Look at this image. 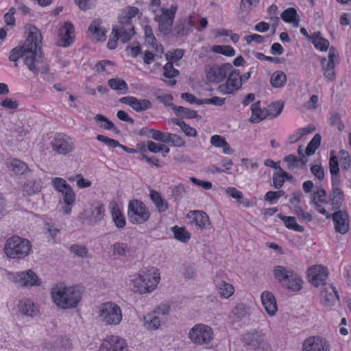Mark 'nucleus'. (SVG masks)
Wrapping results in <instances>:
<instances>
[{
	"label": "nucleus",
	"mask_w": 351,
	"mask_h": 351,
	"mask_svg": "<svg viewBox=\"0 0 351 351\" xmlns=\"http://www.w3.org/2000/svg\"><path fill=\"white\" fill-rule=\"evenodd\" d=\"M26 56L24 64L35 76L38 73H47L49 66L42 51V35L36 27L30 28L28 36L25 40Z\"/></svg>",
	"instance_id": "1"
},
{
	"label": "nucleus",
	"mask_w": 351,
	"mask_h": 351,
	"mask_svg": "<svg viewBox=\"0 0 351 351\" xmlns=\"http://www.w3.org/2000/svg\"><path fill=\"white\" fill-rule=\"evenodd\" d=\"M51 294L56 305L64 310L76 308L82 297V293L78 287H66L62 282L53 287Z\"/></svg>",
	"instance_id": "2"
},
{
	"label": "nucleus",
	"mask_w": 351,
	"mask_h": 351,
	"mask_svg": "<svg viewBox=\"0 0 351 351\" xmlns=\"http://www.w3.org/2000/svg\"><path fill=\"white\" fill-rule=\"evenodd\" d=\"M97 317L106 325L117 326L122 321V310L116 303L106 302L98 306Z\"/></svg>",
	"instance_id": "3"
},
{
	"label": "nucleus",
	"mask_w": 351,
	"mask_h": 351,
	"mask_svg": "<svg viewBox=\"0 0 351 351\" xmlns=\"http://www.w3.org/2000/svg\"><path fill=\"white\" fill-rule=\"evenodd\" d=\"M31 247L27 239L14 236L7 240L4 251L11 258H23L29 254Z\"/></svg>",
	"instance_id": "4"
},
{
	"label": "nucleus",
	"mask_w": 351,
	"mask_h": 351,
	"mask_svg": "<svg viewBox=\"0 0 351 351\" xmlns=\"http://www.w3.org/2000/svg\"><path fill=\"white\" fill-rule=\"evenodd\" d=\"M178 10L176 4H172L168 9L162 8L161 13H158L157 10H154V20L158 23V29L164 36L169 35L172 31L176 13Z\"/></svg>",
	"instance_id": "5"
},
{
	"label": "nucleus",
	"mask_w": 351,
	"mask_h": 351,
	"mask_svg": "<svg viewBox=\"0 0 351 351\" xmlns=\"http://www.w3.org/2000/svg\"><path fill=\"white\" fill-rule=\"evenodd\" d=\"M189 338L196 346H207L213 340L214 332L210 326L197 324L189 330Z\"/></svg>",
	"instance_id": "6"
},
{
	"label": "nucleus",
	"mask_w": 351,
	"mask_h": 351,
	"mask_svg": "<svg viewBox=\"0 0 351 351\" xmlns=\"http://www.w3.org/2000/svg\"><path fill=\"white\" fill-rule=\"evenodd\" d=\"M243 341L247 350L257 351H271L270 345L265 341V335L257 331L245 333L243 337Z\"/></svg>",
	"instance_id": "7"
},
{
	"label": "nucleus",
	"mask_w": 351,
	"mask_h": 351,
	"mask_svg": "<svg viewBox=\"0 0 351 351\" xmlns=\"http://www.w3.org/2000/svg\"><path fill=\"white\" fill-rule=\"evenodd\" d=\"M128 217L132 223H142L149 218V213L140 200H131L128 205Z\"/></svg>",
	"instance_id": "8"
},
{
	"label": "nucleus",
	"mask_w": 351,
	"mask_h": 351,
	"mask_svg": "<svg viewBox=\"0 0 351 351\" xmlns=\"http://www.w3.org/2000/svg\"><path fill=\"white\" fill-rule=\"evenodd\" d=\"M52 150L60 155H67L75 149L72 138L66 135L58 134L51 141Z\"/></svg>",
	"instance_id": "9"
},
{
	"label": "nucleus",
	"mask_w": 351,
	"mask_h": 351,
	"mask_svg": "<svg viewBox=\"0 0 351 351\" xmlns=\"http://www.w3.org/2000/svg\"><path fill=\"white\" fill-rule=\"evenodd\" d=\"M134 34V29H125L122 26H114L112 30V37L110 38L107 44L108 48L110 50L116 49L119 40L123 43H126Z\"/></svg>",
	"instance_id": "10"
},
{
	"label": "nucleus",
	"mask_w": 351,
	"mask_h": 351,
	"mask_svg": "<svg viewBox=\"0 0 351 351\" xmlns=\"http://www.w3.org/2000/svg\"><path fill=\"white\" fill-rule=\"evenodd\" d=\"M338 302L339 295L337 289L332 285L325 287L320 293V303L327 311H330Z\"/></svg>",
	"instance_id": "11"
},
{
	"label": "nucleus",
	"mask_w": 351,
	"mask_h": 351,
	"mask_svg": "<svg viewBox=\"0 0 351 351\" xmlns=\"http://www.w3.org/2000/svg\"><path fill=\"white\" fill-rule=\"evenodd\" d=\"M229 72L230 73L226 84L220 85L218 88L219 92L224 94H232L242 86L241 75L239 70L232 69Z\"/></svg>",
	"instance_id": "12"
},
{
	"label": "nucleus",
	"mask_w": 351,
	"mask_h": 351,
	"mask_svg": "<svg viewBox=\"0 0 351 351\" xmlns=\"http://www.w3.org/2000/svg\"><path fill=\"white\" fill-rule=\"evenodd\" d=\"M232 69V65L226 63L221 66L213 65L206 70L207 80L212 83H219L227 76V73Z\"/></svg>",
	"instance_id": "13"
},
{
	"label": "nucleus",
	"mask_w": 351,
	"mask_h": 351,
	"mask_svg": "<svg viewBox=\"0 0 351 351\" xmlns=\"http://www.w3.org/2000/svg\"><path fill=\"white\" fill-rule=\"evenodd\" d=\"M329 342L319 336H311L302 343V351H330Z\"/></svg>",
	"instance_id": "14"
},
{
	"label": "nucleus",
	"mask_w": 351,
	"mask_h": 351,
	"mask_svg": "<svg viewBox=\"0 0 351 351\" xmlns=\"http://www.w3.org/2000/svg\"><path fill=\"white\" fill-rule=\"evenodd\" d=\"M99 351H128L126 341L115 335L108 336L99 347Z\"/></svg>",
	"instance_id": "15"
},
{
	"label": "nucleus",
	"mask_w": 351,
	"mask_h": 351,
	"mask_svg": "<svg viewBox=\"0 0 351 351\" xmlns=\"http://www.w3.org/2000/svg\"><path fill=\"white\" fill-rule=\"evenodd\" d=\"M308 275L310 282L314 287H317L320 285L326 284L328 272L326 268L322 266L315 265L308 269Z\"/></svg>",
	"instance_id": "16"
},
{
	"label": "nucleus",
	"mask_w": 351,
	"mask_h": 351,
	"mask_svg": "<svg viewBox=\"0 0 351 351\" xmlns=\"http://www.w3.org/2000/svg\"><path fill=\"white\" fill-rule=\"evenodd\" d=\"M16 282L22 287L40 286L41 282L32 270L17 273L14 276Z\"/></svg>",
	"instance_id": "17"
},
{
	"label": "nucleus",
	"mask_w": 351,
	"mask_h": 351,
	"mask_svg": "<svg viewBox=\"0 0 351 351\" xmlns=\"http://www.w3.org/2000/svg\"><path fill=\"white\" fill-rule=\"evenodd\" d=\"M193 25L191 17L180 19L172 28V34L177 38L184 37L192 31Z\"/></svg>",
	"instance_id": "18"
},
{
	"label": "nucleus",
	"mask_w": 351,
	"mask_h": 351,
	"mask_svg": "<svg viewBox=\"0 0 351 351\" xmlns=\"http://www.w3.org/2000/svg\"><path fill=\"white\" fill-rule=\"evenodd\" d=\"M143 270V280H144L145 292L153 291L159 283L160 274L155 268L150 269H144Z\"/></svg>",
	"instance_id": "19"
},
{
	"label": "nucleus",
	"mask_w": 351,
	"mask_h": 351,
	"mask_svg": "<svg viewBox=\"0 0 351 351\" xmlns=\"http://www.w3.org/2000/svg\"><path fill=\"white\" fill-rule=\"evenodd\" d=\"M122 104L131 106L136 112L145 111L152 108V103L148 99H138L135 97L127 96L119 99Z\"/></svg>",
	"instance_id": "20"
},
{
	"label": "nucleus",
	"mask_w": 351,
	"mask_h": 351,
	"mask_svg": "<svg viewBox=\"0 0 351 351\" xmlns=\"http://www.w3.org/2000/svg\"><path fill=\"white\" fill-rule=\"evenodd\" d=\"M336 232L340 234H346L349 230V221L348 214L342 210H337L332 215Z\"/></svg>",
	"instance_id": "21"
},
{
	"label": "nucleus",
	"mask_w": 351,
	"mask_h": 351,
	"mask_svg": "<svg viewBox=\"0 0 351 351\" xmlns=\"http://www.w3.org/2000/svg\"><path fill=\"white\" fill-rule=\"evenodd\" d=\"M74 32V26L69 22L66 21L64 26L60 29L59 36L60 37L59 45L66 47L71 45L73 42L74 38L71 34Z\"/></svg>",
	"instance_id": "22"
},
{
	"label": "nucleus",
	"mask_w": 351,
	"mask_h": 351,
	"mask_svg": "<svg viewBox=\"0 0 351 351\" xmlns=\"http://www.w3.org/2000/svg\"><path fill=\"white\" fill-rule=\"evenodd\" d=\"M261 298L266 312L270 316L274 315L277 311L276 300L274 295L269 291H264L262 293Z\"/></svg>",
	"instance_id": "23"
},
{
	"label": "nucleus",
	"mask_w": 351,
	"mask_h": 351,
	"mask_svg": "<svg viewBox=\"0 0 351 351\" xmlns=\"http://www.w3.org/2000/svg\"><path fill=\"white\" fill-rule=\"evenodd\" d=\"M63 195V200L64 205L62 206V211L64 215H69L71 213L72 207L75 201V194L71 187V186H68L62 191H60Z\"/></svg>",
	"instance_id": "24"
},
{
	"label": "nucleus",
	"mask_w": 351,
	"mask_h": 351,
	"mask_svg": "<svg viewBox=\"0 0 351 351\" xmlns=\"http://www.w3.org/2000/svg\"><path fill=\"white\" fill-rule=\"evenodd\" d=\"M194 215L193 222L202 229L209 230L212 228L208 215L202 210H193L191 212Z\"/></svg>",
	"instance_id": "25"
},
{
	"label": "nucleus",
	"mask_w": 351,
	"mask_h": 351,
	"mask_svg": "<svg viewBox=\"0 0 351 351\" xmlns=\"http://www.w3.org/2000/svg\"><path fill=\"white\" fill-rule=\"evenodd\" d=\"M19 308L21 313L29 317H34L38 313V309L30 300L25 299L19 302Z\"/></svg>",
	"instance_id": "26"
},
{
	"label": "nucleus",
	"mask_w": 351,
	"mask_h": 351,
	"mask_svg": "<svg viewBox=\"0 0 351 351\" xmlns=\"http://www.w3.org/2000/svg\"><path fill=\"white\" fill-rule=\"evenodd\" d=\"M101 23V21L96 19L91 22L88 27V31L93 34L97 42L103 41L106 38V30L100 27Z\"/></svg>",
	"instance_id": "27"
},
{
	"label": "nucleus",
	"mask_w": 351,
	"mask_h": 351,
	"mask_svg": "<svg viewBox=\"0 0 351 351\" xmlns=\"http://www.w3.org/2000/svg\"><path fill=\"white\" fill-rule=\"evenodd\" d=\"M329 200L332 209L339 210L344 200V193L341 189H332L329 195Z\"/></svg>",
	"instance_id": "28"
},
{
	"label": "nucleus",
	"mask_w": 351,
	"mask_h": 351,
	"mask_svg": "<svg viewBox=\"0 0 351 351\" xmlns=\"http://www.w3.org/2000/svg\"><path fill=\"white\" fill-rule=\"evenodd\" d=\"M104 213V206L103 205H99L92 208L90 212L85 210L84 214L90 223H95L99 221L103 218Z\"/></svg>",
	"instance_id": "29"
},
{
	"label": "nucleus",
	"mask_w": 351,
	"mask_h": 351,
	"mask_svg": "<svg viewBox=\"0 0 351 351\" xmlns=\"http://www.w3.org/2000/svg\"><path fill=\"white\" fill-rule=\"evenodd\" d=\"M149 197L159 213H163L169 208L167 202L162 197L158 191L151 190Z\"/></svg>",
	"instance_id": "30"
},
{
	"label": "nucleus",
	"mask_w": 351,
	"mask_h": 351,
	"mask_svg": "<svg viewBox=\"0 0 351 351\" xmlns=\"http://www.w3.org/2000/svg\"><path fill=\"white\" fill-rule=\"evenodd\" d=\"M277 216L284 222L285 226L287 228L298 232H303L304 231V228L297 223L295 217L284 216L280 213L278 214Z\"/></svg>",
	"instance_id": "31"
},
{
	"label": "nucleus",
	"mask_w": 351,
	"mask_h": 351,
	"mask_svg": "<svg viewBox=\"0 0 351 351\" xmlns=\"http://www.w3.org/2000/svg\"><path fill=\"white\" fill-rule=\"evenodd\" d=\"M293 271L287 269L280 265L275 266L274 268V278L280 282H285L293 276Z\"/></svg>",
	"instance_id": "32"
},
{
	"label": "nucleus",
	"mask_w": 351,
	"mask_h": 351,
	"mask_svg": "<svg viewBox=\"0 0 351 351\" xmlns=\"http://www.w3.org/2000/svg\"><path fill=\"white\" fill-rule=\"evenodd\" d=\"M145 37L146 42L152 46L156 51L163 53V47L161 45H158L156 39L153 34L152 29L150 25H145L144 27Z\"/></svg>",
	"instance_id": "33"
},
{
	"label": "nucleus",
	"mask_w": 351,
	"mask_h": 351,
	"mask_svg": "<svg viewBox=\"0 0 351 351\" xmlns=\"http://www.w3.org/2000/svg\"><path fill=\"white\" fill-rule=\"evenodd\" d=\"M41 188L40 180H27L23 186V193L24 195H32L38 193Z\"/></svg>",
	"instance_id": "34"
},
{
	"label": "nucleus",
	"mask_w": 351,
	"mask_h": 351,
	"mask_svg": "<svg viewBox=\"0 0 351 351\" xmlns=\"http://www.w3.org/2000/svg\"><path fill=\"white\" fill-rule=\"evenodd\" d=\"M297 10L293 8H289L281 13L282 19L288 23H292L294 27L299 25Z\"/></svg>",
	"instance_id": "35"
},
{
	"label": "nucleus",
	"mask_w": 351,
	"mask_h": 351,
	"mask_svg": "<svg viewBox=\"0 0 351 351\" xmlns=\"http://www.w3.org/2000/svg\"><path fill=\"white\" fill-rule=\"evenodd\" d=\"M112 256L125 257L130 252V246L123 242H116L110 246Z\"/></svg>",
	"instance_id": "36"
},
{
	"label": "nucleus",
	"mask_w": 351,
	"mask_h": 351,
	"mask_svg": "<svg viewBox=\"0 0 351 351\" xmlns=\"http://www.w3.org/2000/svg\"><path fill=\"white\" fill-rule=\"evenodd\" d=\"M321 64L322 66V70L324 71L325 77L327 78V80L330 82L335 80V62L327 61V59L326 58H322L321 59Z\"/></svg>",
	"instance_id": "37"
},
{
	"label": "nucleus",
	"mask_w": 351,
	"mask_h": 351,
	"mask_svg": "<svg viewBox=\"0 0 351 351\" xmlns=\"http://www.w3.org/2000/svg\"><path fill=\"white\" fill-rule=\"evenodd\" d=\"M311 39L315 48L321 51H326L329 47V41L321 36L319 32H315L311 36Z\"/></svg>",
	"instance_id": "38"
},
{
	"label": "nucleus",
	"mask_w": 351,
	"mask_h": 351,
	"mask_svg": "<svg viewBox=\"0 0 351 351\" xmlns=\"http://www.w3.org/2000/svg\"><path fill=\"white\" fill-rule=\"evenodd\" d=\"M95 119L101 128L104 130H111L117 134L119 133V131L117 130L114 124L104 115L98 114L95 117Z\"/></svg>",
	"instance_id": "39"
},
{
	"label": "nucleus",
	"mask_w": 351,
	"mask_h": 351,
	"mask_svg": "<svg viewBox=\"0 0 351 351\" xmlns=\"http://www.w3.org/2000/svg\"><path fill=\"white\" fill-rule=\"evenodd\" d=\"M161 321L158 316L154 312L144 317V326L148 330L158 329L160 326Z\"/></svg>",
	"instance_id": "40"
},
{
	"label": "nucleus",
	"mask_w": 351,
	"mask_h": 351,
	"mask_svg": "<svg viewBox=\"0 0 351 351\" xmlns=\"http://www.w3.org/2000/svg\"><path fill=\"white\" fill-rule=\"evenodd\" d=\"M287 82V76L284 72L277 71L273 73L270 78V84L274 88H281Z\"/></svg>",
	"instance_id": "41"
},
{
	"label": "nucleus",
	"mask_w": 351,
	"mask_h": 351,
	"mask_svg": "<svg viewBox=\"0 0 351 351\" xmlns=\"http://www.w3.org/2000/svg\"><path fill=\"white\" fill-rule=\"evenodd\" d=\"M232 313L234 321H241L250 315V308L244 304H239L232 309Z\"/></svg>",
	"instance_id": "42"
},
{
	"label": "nucleus",
	"mask_w": 351,
	"mask_h": 351,
	"mask_svg": "<svg viewBox=\"0 0 351 351\" xmlns=\"http://www.w3.org/2000/svg\"><path fill=\"white\" fill-rule=\"evenodd\" d=\"M108 86L114 90L121 91L123 93H127L128 86L127 83L121 78H112L108 81Z\"/></svg>",
	"instance_id": "43"
},
{
	"label": "nucleus",
	"mask_w": 351,
	"mask_h": 351,
	"mask_svg": "<svg viewBox=\"0 0 351 351\" xmlns=\"http://www.w3.org/2000/svg\"><path fill=\"white\" fill-rule=\"evenodd\" d=\"M252 116L250 121L252 123H259L265 118V114L260 107V101H258L251 106Z\"/></svg>",
	"instance_id": "44"
},
{
	"label": "nucleus",
	"mask_w": 351,
	"mask_h": 351,
	"mask_svg": "<svg viewBox=\"0 0 351 351\" xmlns=\"http://www.w3.org/2000/svg\"><path fill=\"white\" fill-rule=\"evenodd\" d=\"M172 110L175 112L177 116L182 117L186 119L196 118L198 114L195 110H191L183 106H173Z\"/></svg>",
	"instance_id": "45"
},
{
	"label": "nucleus",
	"mask_w": 351,
	"mask_h": 351,
	"mask_svg": "<svg viewBox=\"0 0 351 351\" xmlns=\"http://www.w3.org/2000/svg\"><path fill=\"white\" fill-rule=\"evenodd\" d=\"M171 122L180 128L182 131L188 136L195 137L197 136V131L181 119L173 118Z\"/></svg>",
	"instance_id": "46"
},
{
	"label": "nucleus",
	"mask_w": 351,
	"mask_h": 351,
	"mask_svg": "<svg viewBox=\"0 0 351 351\" xmlns=\"http://www.w3.org/2000/svg\"><path fill=\"white\" fill-rule=\"evenodd\" d=\"M217 289L221 297L228 298L234 293V287L232 285L221 281L217 285Z\"/></svg>",
	"instance_id": "47"
},
{
	"label": "nucleus",
	"mask_w": 351,
	"mask_h": 351,
	"mask_svg": "<svg viewBox=\"0 0 351 351\" xmlns=\"http://www.w3.org/2000/svg\"><path fill=\"white\" fill-rule=\"evenodd\" d=\"M322 136L319 134H316L314 135L311 141L308 143L306 148V155L311 156L314 154L317 150V149L319 147L321 144Z\"/></svg>",
	"instance_id": "48"
},
{
	"label": "nucleus",
	"mask_w": 351,
	"mask_h": 351,
	"mask_svg": "<svg viewBox=\"0 0 351 351\" xmlns=\"http://www.w3.org/2000/svg\"><path fill=\"white\" fill-rule=\"evenodd\" d=\"M302 283L301 278L293 272V276L285 282V285L291 291H300L302 289Z\"/></svg>",
	"instance_id": "49"
},
{
	"label": "nucleus",
	"mask_w": 351,
	"mask_h": 351,
	"mask_svg": "<svg viewBox=\"0 0 351 351\" xmlns=\"http://www.w3.org/2000/svg\"><path fill=\"white\" fill-rule=\"evenodd\" d=\"M25 42L23 46H18L12 49L9 56V60L12 62H16L20 58H25L26 56Z\"/></svg>",
	"instance_id": "50"
},
{
	"label": "nucleus",
	"mask_w": 351,
	"mask_h": 351,
	"mask_svg": "<svg viewBox=\"0 0 351 351\" xmlns=\"http://www.w3.org/2000/svg\"><path fill=\"white\" fill-rule=\"evenodd\" d=\"M113 221L118 228H123L125 226L124 215L120 210L116 206L112 207L111 210Z\"/></svg>",
	"instance_id": "51"
},
{
	"label": "nucleus",
	"mask_w": 351,
	"mask_h": 351,
	"mask_svg": "<svg viewBox=\"0 0 351 351\" xmlns=\"http://www.w3.org/2000/svg\"><path fill=\"white\" fill-rule=\"evenodd\" d=\"M327 194L326 190L322 189L315 192L313 195V198L311 200V204H313L315 207H321L319 203L322 204H327L328 201L326 199Z\"/></svg>",
	"instance_id": "52"
},
{
	"label": "nucleus",
	"mask_w": 351,
	"mask_h": 351,
	"mask_svg": "<svg viewBox=\"0 0 351 351\" xmlns=\"http://www.w3.org/2000/svg\"><path fill=\"white\" fill-rule=\"evenodd\" d=\"M172 232H173L174 237L183 242L186 243L190 239V234L187 232L184 228H180L178 226H173L171 228Z\"/></svg>",
	"instance_id": "53"
},
{
	"label": "nucleus",
	"mask_w": 351,
	"mask_h": 351,
	"mask_svg": "<svg viewBox=\"0 0 351 351\" xmlns=\"http://www.w3.org/2000/svg\"><path fill=\"white\" fill-rule=\"evenodd\" d=\"M212 51L216 53H220L226 56H233L235 54L234 49L230 45H213Z\"/></svg>",
	"instance_id": "54"
},
{
	"label": "nucleus",
	"mask_w": 351,
	"mask_h": 351,
	"mask_svg": "<svg viewBox=\"0 0 351 351\" xmlns=\"http://www.w3.org/2000/svg\"><path fill=\"white\" fill-rule=\"evenodd\" d=\"M163 75L167 78H173L179 75V71L174 68L172 62H167L163 66Z\"/></svg>",
	"instance_id": "55"
},
{
	"label": "nucleus",
	"mask_w": 351,
	"mask_h": 351,
	"mask_svg": "<svg viewBox=\"0 0 351 351\" xmlns=\"http://www.w3.org/2000/svg\"><path fill=\"white\" fill-rule=\"evenodd\" d=\"M12 170L16 174H23L27 170V165L17 159H13L10 163Z\"/></svg>",
	"instance_id": "56"
},
{
	"label": "nucleus",
	"mask_w": 351,
	"mask_h": 351,
	"mask_svg": "<svg viewBox=\"0 0 351 351\" xmlns=\"http://www.w3.org/2000/svg\"><path fill=\"white\" fill-rule=\"evenodd\" d=\"M284 161L287 164V169L293 171L295 169H300L299 164V158L294 154H289L285 157Z\"/></svg>",
	"instance_id": "57"
},
{
	"label": "nucleus",
	"mask_w": 351,
	"mask_h": 351,
	"mask_svg": "<svg viewBox=\"0 0 351 351\" xmlns=\"http://www.w3.org/2000/svg\"><path fill=\"white\" fill-rule=\"evenodd\" d=\"M70 251L75 256L80 258H86L88 254V249L82 245L74 244L70 247Z\"/></svg>",
	"instance_id": "58"
},
{
	"label": "nucleus",
	"mask_w": 351,
	"mask_h": 351,
	"mask_svg": "<svg viewBox=\"0 0 351 351\" xmlns=\"http://www.w3.org/2000/svg\"><path fill=\"white\" fill-rule=\"evenodd\" d=\"M152 132V135L151 137L157 141H160L164 143H169V140L168 139L169 136H170V133L168 132H162L160 130H154Z\"/></svg>",
	"instance_id": "59"
},
{
	"label": "nucleus",
	"mask_w": 351,
	"mask_h": 351,
	"mask_svg": "<svg viewBox=\"0 0 351 351\" xmlns=\"http://www.w3.org/2000/svg\"><path fill=\"white\" fill-rule=\"evenodd\" d=\"M16 11V8L12 7L9 9L8 12L4 14V22L7 26L12 27L15 25L14 14Z\"/></svg>",
	"instance_id": "60"
},
{
	"label": "nucleus",
	"mask_w": 351,
	"mask_h": 351,
	"mask_svg": "<svg viewBox=\"0 0 351 351\" xmlns=\"http://www.w3.org/2000/svg\"><path fill=\"white\" fill-rule=\"evenodd\" d=\"M278 172H274L272 177L273 184L275 189H280L285 182L282 171L278 169Z\"/></svg>",
	"instance_id": "61"
},
{
	"label": "nucleus",
	"mask_w": 351,
	"mask_h": 351,
	"mask_svg": "<svg viewBox=\"0 0 351 351\" xmlns=\"http://www.w3.org/2000/svg\"><path fill=\"white\" fill-rule=\"evenodd\" d=\"M143 270L140 271L138 274L133 276L132 281L140 292H145V285L143 283L144 280H143Z\"/></svg>",
	"instance_id": "62"
},
{
	"label": "nucleus",
	"mask_w": 351,
	"mask_h": 351,
	"mask_svg": "<svg viewBox=\"0 0 351 351\" xmlns=\"http://www.w3.org/2000/svg\"><path fill=\"white\" fill-rule=\"evenodd\" d=\"M52 186L57 191L60 192L70 185L63 178L56 177L52 180Z\"/></svg>",
	"instance_id": "63"
},
{
	"label": "nucleus",
	"mask_w": 351,
	"mask_h": 351,
	"mask_svg": "<svg viewBox=\"0 0 351 351\" xmlns=\"http://www.w3.org/2000/svg\"><path fill=\"white\" fill-rule=\"evenodd\" d=\"M97 0H74L75 3L83 11L90 9L95 6Z\"/></svg>",
	"instance_id": "64"
}]
</instances>
